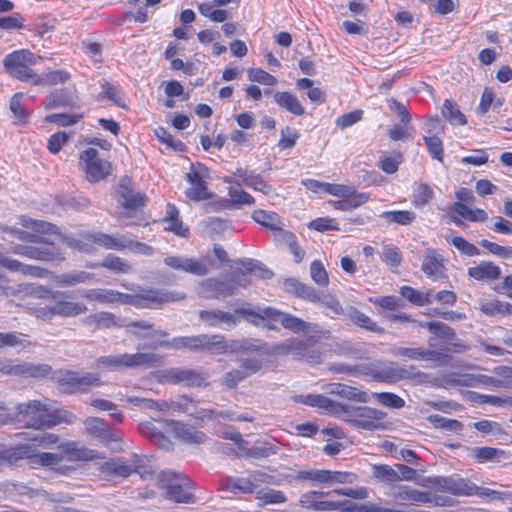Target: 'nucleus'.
<instances>
[{"mask_svg": "<svg viewBox=\"0 0 512 512\" xmlns=\"http://www.w3.org/2000/svg\"><path fill=\"white\" fill-rule=\"evenodd\" d=\"M159 487L167 491V497L176 503H194L195 496L186 490L189 481L172 471H163L158 477Z\"/></svg>", "mask_w": 512, "mask_h": 512, "instance_id": "8", "label": "nucleus"}, {"mask_svg": "<svg viewBox=\"0 0 512 512\" xmlns=\"http://www.w3.org/2000/svg\"><path fill=\"white\" fill-rule=\"evenodd\" d=\"M349 407V412L346 414H350L353 412L348 418L345 420L351 423L356 428H362L366 430H373L378 427V421H380L384 417V413L380 410L369 408V407Z\"/></svg>", "mask_w": 512, "mask_h": 512, "instance_id": "15", "label": "nucleus"}, {"mask_svg": "<svg viewBox=\"0 0 512 512\" xmlns=\"http://www.w3.org/2000/svg\"><path fill=\"white\" fill-rule=\"evenodd\" d=\"M252 219L272 232L279 230L280 226H284L283 219L273 211H266L263 209L255 210L252 213Z\"/></svg>", "mask_w": 512, "mask_h": 512, "instance_id": "31", "label": "nucleus"}, {"mask_svg": "<svg viewBox=\"0 0 512 512\" xmlns=\"http://www.w3.org/2000/svg\"><path fill=\"white\" fill-rule=\"evenodd\" d=\"M281 325L284 328L297 333L309 330L311 324L292 314L285 313L281 319Z\"/></svg>", "mask_w": 512, "mask_h": 512, "instance_id": "58", "label": "nucleus"}, {"mask_svg": "<svg viewBox=\"0 0 512 512\" xmlns=\"http://www.w3.org/2000/svg\"><path fill=\"white\" fill-rule=\"evenodd\" d=\"M422 327H426L430 332L435 335L445 338L447 340H454L456 338L455 331L448 325L442 322H428L426 324H420Z\"/></svg>", "mask_w": 512, "mask_h": 512, "instance_id": "57", "label": "nucleus"}, {"mask_svg": "<svg viewBox=\"0 0 512 512\" xmlns=\"http://www.w3.org/2000/svg\"><path fill=\"white\" fill-rule=\"evenodd\" d=\"M199 318L202 322L206 323L208 326H219L220 324H225L229 327L236 324V316L229 312H224L221 310H202L199 313Z\"/></svg>", "mask_w": 512, "mask_h": 512, "instance_id": "28", "label": "nucleus"}, {"mask_svg": "<svg viewBox=\"0 0 512 512\" xmlns=\"http://www.w3.org/2000/svg\"><path fill=\"white\" fill-rule=\"evenodd\" d=\"M51 372V367L46 364H14L12 360H8V375L44 377Z\"/></svg>", "mask_w": 512, "mask_h": 512, "instance_id": "22", "label": "nucleus"}, {"mask_svg": "<svg viewBox=\"0 0 512 512\" xmlns=\"http://www.w3.org/2000/svg\"><path fill=\"white\" fill-rule=\"evenodd\" d=\"M161 362V356L155 353L115 354L98 357L95 364L98 368L117 371L124 368L150 367Z\"/></svg>", "mask_w": 512, "mask_h": 512, "instance_id": "5", "label": "nucleus"}, {"mask_svg": "<svg viewBox=\"0 0 512 512\" xmlns=\"http://www.w3.org/2000/svg\"><path fill=\"white\" fill-rule=\"evenodd\" d=\"M1 230L3 232L10 233L13 237L21 241L37 244H15L11 246V252L14 254L45 262H61L65 259L60 247L57 246L55 242L49 241L44 236L8 226L2 227Z\"/></svg>", "mask_w": 512, "mask_h": 512, "instance_id": "1", "label": "nucleus"}, {"mask_svg": "<svg viewBox=\"0 0 512 512\" xmlns=\"http://www.w3.org/2000/svg\"><path fill=\"white\" fill-rule=\"evenodd\" d=\"M301 401L308 406L318 407L335 414L349 412L347 404L335 402L321 394H308L306 396H301Z\"/></svg>", "mask_w": 512, "mask_h": 512, "instance_id": "20", "label": "nucleus"}, {"mask_svg": "<svg viewBox=\"0 0 512 512\" xmlns=\"http://www.w3.org/2000/svg\"><path fill=\"white\" fill-rule=\"evenodd\" d=\"M380 217L384 218L388 223L409 225L415 220L416 215L414 212L408 210H394L385 211L380 215Z\"/></svg>", "mask_w": 512, "mask_h": 512, "instance_id": "43", "label": "nucleus"}, {"mask_svg": "<svg viewBox=\"0 0 512 512\" xmlns=\"http://www.w3.org/2000/svg\"><path fill=\"white\" fill-rule=\"evenodd\" d=\"M162 378L172 384H183L187 387H206L209 383L203 373L194 369L173 367L163 371Z\"/></svg>", "mask_w": 512, "mask_h": 512, "instance_id": "12", "label": "nucleus"}, {"mask_svg": "<svg viewBox=\"0 0 512 512\" xmlns=\"http://www.w3.org/2000/svg\"><path fill=\"white\" fill-rule=\"evenodd\" d=\"M307 227L310 230H315L317 232H327V231H339V224L334 218L330 217H319L307 224Z\"/></svg>", "mask_w": 512, "mask_h": 512, "instance_id": "53", "label": "nucleus"}, {"mask_svg": "<svg viewBox=\"0 0 512 512\" xmlns=\"http://www.w3.org/2000/svg\"><path fill=\"white\" fill-rule=\"evenodd\" d=\"M228 194L231 198V202L236 205H252L255 203V199L246 191L235 187L230 186L228 188Z\"/></svg>", "mask_w": 512, "mask_h": 512, "instance_id": "62", "label": "nucleus"}, {"mask_svg": "<svg viewBox=\"0 0 512 512\" xmlns=\"http://www.w3.org/2000/svg\"><path fill=\"white\" fill-rule=\"evenodd\" d=\"M73 105V96L65 90L55 91L46 98L47 108L67 107Z\"/></svg>", "mask_w": 512, "mask_h": 512, "instance_id": "47", "label": "nucleus"}, {"mask_svg": "<svg viewBox=\"0 0 512 512\" xmlns=\"http://www.w3.org/2000/svg\"><path fill=\"white\" fill-rule=\"evenodd\" d=\"M418 484L422 487L434 488L437 491L447 492L456 496L474 495L478 490V487L471 481L459 477H424Z\"/></svg>", "mask_w": 512, "mask_h": 512, "instance_id": "7", "label": "nucleus"}, {"mask_svg": "<svg viewBox=\"0 0 512 512\" xmlns=\"http://www.w3.org/2000/svg\"><path fill=\"white\" fill-rule=\"evenodd\" d=\"M390 353L395 357L405 358L414 361L433 360L439 361L442 353L436 350L424 349L423 347L393 346Z\"/></svg>", "mask_w": 512, "mask_h": 512, "instance_id": "17", "label": "nucleus"}, {"mask_svg": "<svg viewBox=\"0 0 512 512\" xmlns=\"http://www.w3.org/2000/svg\"><path fill=\"white\" fill-rule=\"evenodd\" d=\"M84 239L105 249L117 251L125 249L130 244L129 238L125 235L112 236L101 232L86 233Z\"/></svg>", "mask_w": 512, "mask_h": 512, "instance_id": "19", "label": "nucleus"}, {"mask_svg": "<svg viewBox=\"0 0 512 512\" xmlns=\"http://www.w3.org/2000/svg\"><path fill=\"white\" fill-rule=\"evenodd\" d=\"M44 311V315H58L61 317H76L85 313L88 308L79 302L65 301L64 303H59L57 306H47L42 309Z\"/></svg>", "mask_w": 512, "mask_h": 512, "instance_id": "26", "label": "nucleus"}, {"mask_svg": "<svg viewBox=\"0 0 512 512\" xmlns=\"http://www.w3.org/2000/svg\"><path fill=\"white\" fill-rule=\"evenodd\" d=\"M155 135L160 142L166 144L168 147L176 150L183 151L185 145L178 139H175L165 128L158 127L155 129Z\"/></svg>", "mask_w": 512, "mask_h": 512, "instance_id": "63", "label": "nucleus"}, {"mask_svg": "<svg viewBox=\"0 0 512 512\" xmlns=\"http://www.w3.org/2000/svg\"><path fill=\"white\" fill-rule=\"evenodd\" d=\"M16 411L22 420L25 421L27 427L36 429L45 428V420L48 412L46 404L37 400H31L27 403H19Z\"/></svg>", "mask_w": 512, "mask_h": 512, "instance_id": "14", "label": "nucleus"}, {"mask_svg": "<svg viewBox=\"0 0 512 512\" xmlns=\"http://www.w3.org/2000/svg\"><path fill=\"white\" fill-rule=\"evenodd\" d=\"M442 114L452 125H465L467 123L465 115L456 103L450 99L444 101Z\"/></svg>", "mask_w": 512, "mask_h": 512, "instance_id": "40", "label": "nucleus"}, {"mask_svg": "<svg viewBox=\"0 0 512 512\" xmlns=\"http://www.w3.org/2000/svg\"><path fill=\"white\" fill-rule=\"evenodd\" d=\"M349 318L352 322L357 324L358 326L365 328L372 332H381L382 329H380L377 324L366 314L359 311L356 308H350L348 311Z\"/></svg>", "mask_w": 512, "mask_h": 512, "instance_id": "49", "label": "nucleus"}, {"mask_svg": "<svg viewBox=\"0 0 512 512\" xmlns=\"http://www.w3.org/2000/svg\"><path fill=\"white\" fill-rule=\"evenodd\" d=\"M208 169L202 164L191 165L190 171L186 174V180L191 187L186 191V196L193 201L207 200L211 197L207 183L204 181Z\"/></svg>", "mask_w": 512, "mask_h": 512, "instance_id": "13", "label": "nucleus"}, {"mask_svg": "<svg viewBox=\"0 0 512 512\" xmlns=\"http://www.w3.org/2000/svg\"><path fill=\"white\" fill-rule=\"evenodd\" d=\"M305 349L298 353V360L309 364H320L323 362V353L309 340L304 339Z\"/></svg>", "mask_w": 512, "mask_h": 512, "instance_id": "46", "label": "nucleus"}, {"mask_svg": "<svg viewBox=\"0 0 512 512\" xmlns=\"http://www.w3.org/2000/svg\"><path fill=\"white\" fill-rule=\"evenodd\" d=\"M119 194L120 202L125 209L136 210L145 205V196L133 191L123 183L120 185Z\"/></svg>", "mask_w": 512, "mask_h": 512, "instance_id": "32", "label": "nucleus"}, {"mask_svg": "<svg viewBox=\"0 0 512 512\" xmlns=\"http://www.w3.org/2000/svg\"><path fill=\"white\" fill-rule=\"evenodd\" d=\"M235 314L241 315L246 318H248L249 316H253V317L260 318L262 320L270 319V320L278 321L281 323V319L283 318V315L285 313L281 312L275 308L268 307V308H265L264 310H262L261 312H255L254 310L245 309V308L236 309Z\"/></svg>", "mask_w": 512, "mask_h": 512, "instance_id": "41", "label": "nucleus"}, {"mask_svg": "<svg viewBox=\"0 0 512 512\" xmlns=\"http://www.w3.org/2000/svg\"><path fill=\"white\" fill-rule=\"evenodd\" d=\"M37 59L31 51L21 49L7 54L3 59V65L12 78L22 82L31 81L34 85H39L40 76L32 69V66L37 63Z\"/></svg>", "mask_w": 512, "mask_h": 512, "instance_id": "4", "label": "nucleus"}, {"mask_svg": "<svg viewBox=\"0 0 512 512\" xmlns=\"http://www.w3.org/2000/svg\"><path fill=\"white\" fill-rule=\"evenodd\" d=\"M139 455L132 454L129 459L112 458L101 465V472L106 475L120 476L126 478L138 467Z\"/></svg>", "mask_w": 512, "mask_h": 512, "instance_id": "16", "label": "nucleus"}, {"mask_svg": "<svg viewBox=\"0 0 512 512\" xmlns=\"http://www.w3.org/2000/svg\"><path fill=\"white\" fill-rule=\"evenodd\" d=\"M451 210L459 216L472 222H484L488 219V215L485 210L480 208L472 210L466 204L461 202L453 203Z\"/></svg>", "mask_w": 512, "mask_h": 512, "instance_id": "36", "label": "nucleus"}, {"mask_svg": "<svg viewBox=\"0 0 512 512\" xmlns=\"http://www.w3.org/2000/svg\"><path fill=\"white\" fill-rule=\"evenodd\" d=\"M150 349H157L159 347L182 350L188 349L192 352H213L225 353L228 349L225 338L221 335H207L199 334L194 336H178L171 340H158L147 344Z\"/></svg>", "mask_w": 512, "mask_h": 512, "instance_id": "3", "label": "nucleus"}, {"mask_svg": "<svg viewBox=\"0 0 512 512\" xmlns=\"http://www.w3.org/2000/svg\"><path fill=\"white\" fill-rule=\"evenodd\" d=\"M174 433L176 437L190 444H201L207 440V436L204 432L196 430L182 422L174 423Z\"/></svg>", "mask_w": 512, "mask_h": 512, "instance_id": "29", "label": "nucleus"}, {"mask_svg": "<svg viewBox=\"0 0 512 512\" xmlns=\"http://www.w3.org/2000/svg\"><path fill=\"white\" fill-rule=\"evenodd\" d=\"M186 294L175 290L161 288H140L138 291V307L159 308L164 304L182 301Z\"/></svg>", "mask_w": 512, "mask_h": 512, "instance_id": "10", "label": "nucleus"}, {"mask_svg": "<svg viewBox=\"0 0 512 512\" xmlns=\"http://www.w3.org/2000/svg\"><path fill=\"white\" fill-rule=\"evenodd\" d=\"M263 367V361L259 357H251L240 360L239 368L246 378L258 373Z\"/></svg>", "mask_w": 512, "mask_h": 512, "instance_id": "64", "label": "nucleus"}, {"mask_svg": "<svg viewBox=\"0 0 512 512\" xmlns=\"http://www.w3.org/2000/svg\"><path fill=\"white\" fill-rule=\"evenodd\" d=\"M92 278V274L85 271H73L64 273L58 277V283L63 286H73L78 283H86Z\"/></svg>", "mask_w": 512, "mask_h": 512, "instance_id": "54", "label": "nucleus"}, {"mask_svg": "<svg viewBox=\"0 0 512 512\" xmlns=\"http://www.w3.org/2000/svg\"><path fill=\"white\" fill-rule=\"evenodd\" d=\"M225 487L233 493H253L252 484L248 476L246 478H228L225 482Z\"/></svg>", "mask_w": 512, "mask_h": 512, "instance_id": "59", "label": "nucleus"}, {"mask_svg": "<svg viewBox=\"0 0 512 512\" xmlns=\"http://www.w3.org/2000/svg\"><path fill=\"white\" fill-rule=\"evenodd\" d=\"M57 383L61 392L66 394H84L92 387H99L101 380L96 373H85L80 375L76 371H59Z\"/></svg>", "mask_w": 512, "mask_h": 512, "instance_id": "6", "label": "nucleus"}, {"mask_svg": "<svg viewBox=\"0 0 512 512\" xmlns=\"http://www.w3.org/2000/svg\"><path fill=\"white\" fill-rule=\"evenodd\" d=\"M27 348L30 342L23 337V334L16 332H0V349L12 347Z\"/></svg>", "mask_w": 512, "mask_h": 512, "instance_id": "44", "label": "nucleus"}, {"mask_svg": "<svg viewBox=\"0 0 512 512\" xmlns=\"http://www.w3.org/2000/svg\"><path fill=\"white\" fill-rule=\"evenodd\" d=\"M444 258L436 249L429 248L425 252L421 270L430 278L439 279L444 277Z\"/></svg>", "mask_w": 512, "mask_h": 512, "instance_id": "21", "label": "nucleus"}, {"mask_svg": "<svg viewBox=\"0 0 512 512\" xmlns=\"http://www.w3.org/2000/svg\"><path fill=\"white\" fill-rule=\"evenodd\" d=\"M164 263L174 270L195 276H205L211 271V259L209 257L196 259L187 256H167L164 258Z\"/></svg>", "mask_w": 512, "mask_h": 512, "instance_id": "11", "label": "nucleus"}, {"mask_svg": "<svg viewBox=\"0 0 512 512\" xmlns=\"http://www.w3.org/2000/svg\"><path fill=\"white\" fill-rule=\"evenodd\" d=\"M413 132L414 128L409 124L397 123L389 129L388 136L393 141H405L413 137Z\"/></svg>", "mask_w": 512, "mask_h": 512, "instance_id": "60", "label": "nucleus"}, {"mask_svg": "<svg viewBox=\"0 0 512 512\" xmlns=\"http://www.w3.org/2000/svg\"><path fill=\"white\" fill-rule=\"evenodd\" d=\"M359 374L374 381L394 384L401 380H415L419 383L428 379V374L418 370L414 365L401 366L397 362L375 359L359 363Z\"/></svg>", "mask_w": 512, "mask_h": 512, "instance_id": "2", "label": "nucleus"}, {"mask_svg": "<svg viewBox=\"0 0 512 512\" xmlns=\"http://www.w3.org/2000/svg\"><path fill=\"white\" fill-rule=\"evenodd\" d=\"M256 499L261 501L263 505H267L284 503L286 502L287 497L280 490L263 488L256 492Z\"/></svg>", "mask_w": 512, "mask_h": 512, "instance_id": "48", "label": "nucleus"}, {"mask_svg": "<svg viewBox=\"0 0 512 512\" xmlns=\"http://www.w3.org/2000/svg\"><path fill=\"white\" fill-rule=\"evenodd\" d=\"M20 223L22 226L32 229V233H36L37 235L44 236L45 234H58V227L56 225L43 220H34L27 216H22L20 218Z\"/></svg>", "mask_w": 512, "mask_h": 512, "instance_id": "35", "label": "nucleus"}, {"mask_svg": "<svg viewBox=\"0 0 512 512\" xmlns=\"http://www.w3.org/2000/svg\"><path fill=\"white\" fill-rule=\"evenodd\" d=\"M470 456L479 463L507 458V454L504 450L487 446L471 448Z\"/></svg>", "mask_w": 512, "mask_h": 512, "instance_id": "33", "label": "nucleus"}, {"mask_svg": "<svg viewBox=\"0 0 512 512\" xmlns=\"http://www.w3.org/2000/svg\"><path fill=\"white\" fill-rule=\"evenodd\" d=\"M89 434L100 437L108 431V424L105 420L97 417H88L84 421Z\"/></svg>", "mask_w": 512, "mask_h": 512, "instance_id": "61", "label": "nucleus"}, {"mask_svg": "<svg viewBox=\"0 0 512 512\" xmlns=\"http://www.w3.org/2000/svg\"><path fill=\"white\" fill-rule=\"evenodd\" d=\"M373 475L376 479L383 483H394L399 481L397 477L395 466L389 465H374Z\"/></svg>", "mask_w": 512, "mask_h": 512, "instance_id": "55", "label": "nucleus"}, {"mask_svg": "<svg viewBox=\"0 0 512 512\" xmlns=\"http://www.w3.org/2000/svg\"><path fill=\"white\" fill-rule=\"evenodd\" d=\"M0 266L11 271L20 272L24 275H31L35 277H42L47 273V270L32 265H26L16 259L9 258L0 253Z\"/></svg>", "mask_w": 512, "mask_h": 512, "instance_id": "24", "label": "nucleus"}, {"mask_svg": "<svg viewBox=\"0 0 512 512\" xmlns=\"http://www.w3.org/2000/svg\"><path fill=\"white\" fill-rule=\"evenodd\" d=\"M429 423L435 428L443 429L449 432L461 433L464 425L456 419H448L438 414H432L427 417Z\"/></svg>", "mask_w": 512, "mask_h": 512, "instance_id": "38", "label": "nucleus"}, {"mask_svg": "<svg viewBox=\"0 0 512 512\" xmlns=\"http://www.w3.org/2000/svg\"><path fill=\"white\" fill-rule=\"evenodd\" d=\"M127 327L137 329L132 332L136 337L140 339H152L151 342L165 340L164 338L168 336L166 331L155 329L153 323L145 320L132 321Z\"/></svg>", "mask_w": 512, "mask_h": 512, "instance_id": "23", "label": "nucleus"}, {"mask_svg": "<svg viewBox=\"0 0 512 512\" xmlns=\"http://www.w3.org/2000/svg\"><path fill=\"white\" fill-rule=\"evenodd\" d=\"M373 397L380 405L391 409H401L405 406V400L392 392L373 393Z\"/></svg>", "mask_w": 512, "mask_h": 512, "instance_id": "50", "label": "nucleus"}, {"mask_svg": "<svg viewBox=\"0 0 512 512\" xmlns=\"http://www.w3.org/2000/svg\"><path fill=\"white\" fill-rule=\"evenodd\" d=\"M84 323L95 329H106L115 326L116 320L112 313L99 312L86 317Z\"/></svg>", "mask_w": 512, "mask_h": 512, "instance_id": "39", "label": "nucleus"}, {"mask_svg": "<svg viewBox=\"0 0 512 512\" xmlns=\"http://www.w3.org/2000/svg\"><path fill=\"white\" fill-rule=\"evenodd\" d=\"M23 97V93H16L10 99L9 108L14 115V118L21 124H25L28 122L29 113L23 106L21 99Z\"/></svg>", "mask_w": 512, "mask_h": 512, "instance_id": "52", "label": "nucleus"}, {"mask_svg": "<svg viewBox=\"0 0 512 512\" xmlns=\"http://www.w3.org/2000/svg\"><path fill=\"white\" fill-rule=\"evenodd\" d=\"M394 498L402 501H410L417 503H427L430 501L428 493L413 489L409 486H399L394 493Z\"/></svg>", "mask_w": 512, "mask_h": 512, "instance_id": "37", "label": "nucleus"}, {"mask_svg": "<svg viewBox=\"0 0 512 512\" xmlns=\"http://www.w3.org/2000/svg\"><path fill=\"white\" fill-rule=\"evenodd\" d=\"M239 263L246 269L247 272L254 273L261 279H270L273 276V272L258 261L245 259L240 260Z\"/></svg>", "mask_w": 512, "mask_h": 512, "instance_id": "56", "label": "nucleus"}, {"mask_svg": "<svg viewBox=\"0 0 512 512\" xmlns=\"http://www.w3.org/2000/svg\"><path fill=\"white\" fill-rule=\"evenodd\" d=\"M328 393L337 395L348 400L366 403L369 396L365 391L341 383L328 384Z\"/></svg>", "mask_w": 512, "mask_h": 512, "instance_id": "27", "label": "nucleus"}, {"mask_svg": "<svg viewBox=\"0 0 512 512\" xmlns=\"http://www.w3.org/2000/svg\"><path fill=\"white\" fill-rule=\"evenodd\" d=\"M305 349L304 339L289 338L284 342L275 345L272 348V352L276 355L285 356L292 354L296 360H298V353Z\"/></svg>", "mask_w": 512, "mask_h": 512, "instance_id": "34", "label": "nucleus"}, {"mask_svg": "<svg viewBox=\"0 0 512 512\" xmlns=\"http://www.w3.org/2000/svg\"><path fill=\"white\" fill-rule=\"evenodd\" d=\"M501 275L500 268L491 261H482L468 269V276L477 281L497 280Z\"/></svg>", "mask_w": 512, "mask_h": 512, "instance_id": "25", "label": "nucleus"}, {"mask_svg": "<svg viewBox=\"0 0 512 512\" xmlns=\"http://www.w3.org/2000/svg\"><path fill=\"white\" fill-rule=\"evenodd\" d=\"M274 100L281 108L293 115L302 116L305 114V109L300 101L290 92H276L274 94Z\"/></svg>", "mask_w": 512, "mask_h": 512, "instance_id": "30", "label": "nucleus"}, {"mask_svg": "<svg viewBox=\"0 0 512 512\" xmlns=\"http://www.w3.org/2000/svg\"><path fill=\"white\" fill-rule=\"evenodd\" d=\"M79 164L85 172L86 179L92 183L105 179L112 170L110 162L101 159L99 152L94 148H88L80 153Z\"/></svg>", "mask_w": 512, "mask_h": 512, "instance_id": "9", "label": "nucleus"}, {"mask_svg": "<svg viewBox=\"0 0 512 512\" xmlns=\"http://www.w3.org/2000/svg\"><path fill=\"white\" fill-rule=\"evenodd\" d=\"M357 476L351 472L322 470L321 483L347 484L356 481Z\"/></svg>", "mask_w": 512, "mask_h": 512, "instance_id": "42", "label": "nucleus"}, {"mask_svg": "<svg viewBox=\"0 0 512 512\" xmlns=\"http://www.w3.org/2000/svg\"><path fill=\"white\" fill-rule=\"evenodd\" d=\"M115 295L114 290L112 289H87L82 293V297L89 301H97L103 304H111L114 303L113 296Z\"/></svg>", "mask_w": 512, "mask_h": 512, "instance_id": "45", "label": "nucleus"}, {"mask_svg": "<svg viewBox=\"0 0 512 512\" xmlns=\"http://www.w3.org/2000/svg\"><path fill=\"white\" fill-rule=\"evenodd\" d=\"M201 288L207 298H220L235 293V285L228 279L207 278L201 282Z\"/></svg>", "mask_w": 512, "mask_h": 512, "instance_id": "18", "label": "nucleus"}, {"mask_svg": "<svg viewBox=\"0 0 512 512\" xmlns=\"http://www.w3.org/2000/svg\"><path fill=\"white\" fill-rule=\"evenodd\" d=\"M242 452L247 457L263 459L276 454L277 447L270 443H262L261 445H256L251 448H243Z\"/></svg>", "mask_w": 512, "mask_h": 512, "instance_id": "51", "label": "nucleus"}]
</instances>
